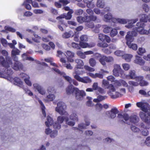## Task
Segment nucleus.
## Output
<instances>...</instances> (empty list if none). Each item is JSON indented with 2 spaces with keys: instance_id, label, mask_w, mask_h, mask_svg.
Returning <instances> with one entry per match:
<instances>
[{
  "instance_id": "1",
  "label": "nucleus",
  "mask_w": 150,
  "mask_h": 150,
  "mask_svg": "<svg viewBox=\"0 0 150 150\" xmlns=\"http://www.w3.org/2000/svg\"><path fill=\"white\" fill-rule=\"evenodd\" d=\"M116 86L115 87L113 84H110L108 87L110 90L109 92L111 96V98H116L123 95L126 93V89L124 88H122V86L128 88L129 85L128 83L125 80L122 79L116 81Z\"/></svg>"
},
{
  "instance_id": "2",
  "label": "nucleus",
  "mask_w": 150,
  "mask_h": 150,
  "mask_svg": "<svg viewBox=\"0 0 150 150\" xmlns=\"http://www.w3.org/2000/svg\"><path fill=\"white\" fill-rule=\"evenodd\" d=\"M117 117L120 121L123 122L129 125H130L131 123H136L139 121V118L137 115H133L129 116L126 113L124 114L123 115L121 114H118Z\"/></svg>"
},
{
  "instance_id": "3",
  "label": "nucleus",
  "mask_w": 150,
  "mask_h": 150,
  "mask_svg": "<svg viewBox=\"0 0 150 150\" xmlns=\"http://www.w3.org/2000/svg\"><path fill=\"white\" fill-rule=\"evenodd\" d=\"M142 111L139 113V116L144 122L148 125H150V114L148 112L147 108H142Z\"/></svg>"
},
{
  "instance_id": "4",
  "label": "nucleus",
  "mask_w": 150,
  "mask_h": 150,
  "mask_svg": "<svg viewBox=\"0 0 150 150\" xmlns=\"http://www.w3.org/2000/svg\"><path fill=\"white\" fill-rule=\"evenodd\" d=\"M66 106L64 103L60 102L57 103L55 110L61 115H68L67 112L66 111Z\"/></svg>"
},
{
  "instance_id": "5",
  "label": "nucleus",
  "mask_w": 150,
  "mask_h": 150,
  "mask_svg": "<svg viewBox=\"0 0 150 150\" xmlns=\"http://www.w3.org/2000/svg\"><path fill=\"white\" fill-rule=\"evenodd\" d=\"M6 60L4 59V58L2 56L0 57V63L3 67H5V69L4 71L7 73V70L11 69L10 68V66H11L12 62L11 59L9 57L6 58Z\"/></svg>"
},
{
  "instance_id": "6",
  "label": "nucleus",
  "mask_w": 150,
  "mask_h": 150,
  "mask_svg": "<svg viewBox=\"0 0 150 150\" xmlns=\"http://www.w3.org/2000/svg\"><path fill=\"white\" fill-rule=\"evenodd\" d=\"M114 69L112 71L113 75L116 77L120 76L121 77L123 78L125 76L124 71L121 68L120 66L118 64H114L113 65Z\"/></svg>"
},
{
  "instance_id": "7",
  "label": "nucleus",
  "mask_w": 150,
  "mask_h": 150,
  "mask_svg": "<svg viewBox=\"0 0 150 150\" xmlns=\"http://www.w3.org/2000/svg\"><path fill=\"white\" fill-rule=\"evenodd\" d=\"M138 20L137 18L133 20H128L117 18V23L122 24H125L128 23V24L125 25V27L128 28H130L133 27V24L138 21Z\"/></svg>"
},
{
  "instance_id": "8",
  "label": "nucleus",
  "mask_w": 150,
  "mask_h": 150,
  "mask_svg": "<svg viewBox=\"0 0 150 150\" xmlns=\"http://www.w3.org/2000/svg\"><path fill=\"white\" fill-rule=\"evenodd\" d=\"M7 73L6 74V78L5 79H7L11 82L14 81L17 83V85H21L22 84V82L21 80L20 79L17 77H16L14 79L12 77L11 75L13 74V71L11 69H10L9 70H7Z\"/></svg>"
},
{
  "instance_id": "9",
  "label": "nucleus",
  "mask_w": 150,
  "mask_h": 150,
  "mask_svg": "<svg viewBox=\"0 0 150 150\" xmlns=\"http://www.w3.org/2000/svg\"><path fill=\"white\" fill-rule=\"evenodd\" d=\"M75 94L76 99L79 101L82 100L86 95L84 91L80 90L77 88L75 89Z\"/></svg>"
},
{
  "instance_id": "10",
  "label": "nucleus",
  "mask_w": 150,
  "mask_h": 150,
  "mask_svg": "<svg viewBox=\"0 0 150 150\" xmlns=\"http://www.w3.org/2000/svg\"><path fill=\"white\" fill-rule=\"evenodd\" d=\"M92 87L94 90L96 91V93L97 94L99 93L102 94L105 93V91L104 89L98 86V83L97 82L94 83Z\"/></svg>"
},
{
  "instance_id": "11",
  "label": "nucleus",
  "mask_w": 150,
  "mask_h": 150,
  "mask_svg": "<svg viewBox=\"0 0 150 150\" xmlns=\"http://www.w3.org/2000/svg\"><path fill=\"white\" fill-rule=\"evenodd\" d=\"M118 112L116 108H112L110 110L106 112V114L111 119H113L116 116V114Z\"/></svg>"
},
{
  "instance_id": "12",
  "label": "nucleus",
  "mask_w": 150,
  "mask_h": 150,
  "mask_svg": "<svg viewBox=\"0 0 150 150\" xmlns=\"http://www.w3.org/2000/svg\"><path fill=\"white\" fill-rule=\"evenodd\" d=\"M81 67H75L74 69V71L73 72L72 75L75 79L77 80L80 76L79 75H82L83 73V71H80L79 69H81Z\"/></svg>"
},
{
  "instance_id": "13",
  "label": "nucleus",
  "mask_w": 150,
  "mask_h": 150,
  "mask_svg": "<svg viewBox=\"0 0 150 150\" xmlns=\"http://www.w3.org/2000/svg\"><path fill=\"white\" fill-rule=\"evenodd\" d=\"M144 77L142 76H137L136 78V81H138L141 86H145L149 85V83L147 81L143 80Z\"/></svg>"
},
{
  "instance_id": "14",
  "label": "nucleus",
  "mask_w": 150,
  "mask_h": 150,
  "mask_svg": "<svg viewBox=\"0 0 150 150\" xmlns=\"http://www.w3.org/2000/svg\"><path fill=\"white\" fill-rule=\"evenodd\" d=\"M129 84L128 90L129 92H132L134 91L133 86H136L139 85V83L138 81H129L128 82Z\"/></svg>"
},
{
  "instance_id": "15",
  "label": "nucleus",
  "mask_w": 150,
  "mask_h": 150,
  "mask_svg": "<svg viewBox=\"0 0 150 150\" xmlns=\"http://www.w3.org/2000/svg\"><path fill=\"white\" fill-rule=\"evenodd\" d=\"M73 12V11L72 10H71L67 13V15L66 14L61 15L60 16L57 17V19H61L65 18L66 19H70L71 17V14Z\"/></svg>"
},
{
  "instance_id": "16",
  "label": "nucleus",
  "mask_w": 150,
  "mask_h": 150,
  "mask_svg": "<svg viewBox=\"0 0 150 150\" xmlns=\"http://www.w3.org/2000/svg\"><path fill=\"white\" fill-rule=\"evenodd\" d=\"M134 62L135 64L142 66L144 64L145 62L142 57L138 55H136Z\"/></svg>"
},
{
  "instance_id": "17",
  "label": "nucleus",
  "mask_w": 150,
  "mask_h": 150,
  "mask_svg": "<svg viewBox=\"0 0 150 150\" xmlns=\"http://www.w3.org/2000/svg\"><path fill=\"white\" fill-rule=\"evenodd\" d=\"M95 45V44L93 42H92L88 44L86 42H80L79 45L80 47L86 48V47H93Z\"/></svg>"
},
{
  "instance_id": "18",
  "label": "nucleus",
  "mask_w": 150,
  "mask_h": 150,
  "mask_svg": "<svg viewBox=\"0 0 150 150\" xmlns=\"http://www.w3.org/2000/svg\"><path fill=\"white\" fill-rule=\"evenodd\" d=\"M76 88L74 87L72 84H69L66 89L67 93L68 95L71 94L74 91L75 92V89Z\"/></svg>"
},
{
  "instance_id": "19",
  "label": "nucleus",
  "mask_w": 150,
  "mask_h": 150,
  "mask_svg": "<svg viewBox=\"0 0 150 150\" xmlns=\"http://www.w3.org/2000/svg\"><path fill=\"white\" fill-rule=\"evenodd\" d=\"M102 87H103V88H107V89H108V91L107 92L109 96H110L111 97V96L110 95L109 93L110 91V90L108 88L110 85V84H109L108 81L104 79L103 80L102 82Z\"/></svg>"
},
{
  "instance_id": "20",
  "label": "nucleus",
  "mask_w": 150,
  "mask_h": 150,
  "mask_svg": "<svg viewBox=\"0 0 150 150\" xmlns=\"http://www.w3.org/2000/svg\"><path fill=\"white\" fill-rule=\"evenodd\" d=\"M66 53L67 56L68 61L71 62H73L74 61V60L72 58L74 57V53L69 51H67Z\"/></svg>"
},
{
  "instance_id": "21",
  "label": "nucleus",
  "mask_w": 150,
  "mask_h": 150,
  "mask_svg": "<svg viewBox=\"0 0 150 150\" xmlns=\"http://www.w3.org/2000/svg\"><path fill=\"white\" fill-rule=\"evenodd\" d=\"M76 80L79 82L84 83H90L91 82V80L88 77L86 76L83 77H80Z\"/></svg>"
},
{
  "instance_id": "22",
  "label": "nucleus",
  "mask_w": 150,
  "mask_h": 150,
  "mask_svg": "<svg viewBox=\"0 0 150 150\" xmlns=\"http://www.w3.org/2000/svg\"><path fill=\"white\" fill-rule=\"evenodd\" d=\"M140 21L144 22H147V20L150 22V15L146 16L145 14H141L139 16Z\"/></svg>"
},
{
  "instance_id": "23",
  "label": "nucleus",
  "mask_w": 150,
  "mask_h": 150,
  "mask_svg": "<svg viewBox=\"0 0 150 150\" xmlns=\"http://www.w3.org/2000/svg\"><path fill=\"white\" fill-rule=\"evenodd\" d=\"M107 97H108L106 96H103L101 95H99L96 98L93 99V101L96 103L99 102L106 99Z\"/></svg>"
},
{
  "instance_id": "24",
  "label": "nucleus",
  "mask_w": 150,
  "mask_h": 150,
  "mask_svg": "<svg viewBox=\"0 0 150 150\" xmlns=\"http://www.w3.org/2000/svg\"><path fill=\"white\" fill-rule=\"evenodd\" d=\"M127 76L129 77L131 79H135L136 81V78L137 77V76H136L135 71L133 70H131L129 71L128 74Z\"/></svg>"
},
{
  "instance_id": "25",
  "label": "nucleus",
  "mask_w": 150,
  "mask_h": 150,
  "mask_svg": "<svg viewBox=\"0 0 150 150\" xmlns=\"http://www.w3.org/2000/svg\"><path fill=\"white\" fill-rule=\"evenodd\" d=\"M77 20L78 22L80 23H82L84 22H88L89 21V19H88L87 16H85L84 17L78 16L77 17Z\"/></svg>"
},
{
  "instance_id": "26",
  "label": "nucleus",
  "mask_w": 150,
  "mask_h": 150,
  "mask_svg": "<svg viewBox=\"0 0 150 150\" xmlns=\"http://www.w3.org/2000/svg\"><path fill=\"white\" fill-rule=\"evenodd\" d=\"M65 120L66 122H67L69 120V117L65 116H59L57 118V122L58 123L61 124L62 123L63 121Z\"/></svg>"
},
{
  "instance_id": "27",
  "label": "nucleus",
  "mask_w": 150,
  "mask_h": 150,
  "mask_svg": "<svg viewBox=\"0 0 150 150\" xmlns=\"http://www.w3.org/2000/svg\"><path fill=\"white\" fill-rule=\"evenodd\" d=\"M125 39L127 40L126 44L130 43L131 42H132L134 40V38L133 36L131 34V32H128L127 33Z\"/></svg>"
},
{
  "instance_id": "28",
  "label": "nucleus",
  "mask_w": 150,
  "mask_h": 150,
  "mask_svg": "<svg viewBox=\"0 0 150 150\" xmlns=\"http://www.w3.org/2000/svg\"><path fill=\"white\" fill-rule=\"evenodd\" d=\"M14 70H17L23 68V65L21 62H15L13 65L11 66Z\"/></svg>"
},
{
  "instance_id": "29",
  "label": "nucleus",
  "mask_w": 150,
  "mask_h": 150,
  "mask_svg": "<svg viewBox=\"0 0 150 150\" xmlns=\"http://www.w3.org/2000/svg\"><path fill=\"white\" fill-rule=\"evenodd\" d=\"M85 122V124L83 123H81L79 125L78 128L79 130H81V129H86V126H88L90 124V121L88 120H86Z\"/></svg>"
},
{
  "instance_id": "30",
  "label": "nucleus",
  "mask_w": 150,
  "mask_h": 150,
  "mask_svg": "<svg viewBox=\"0 0 150 150\" xmlns=\"http://www.w3.org/2000/svg\"><path fill=\"white\" fill-rule=\"evenodd\" d=\"M138 32L141 35H148V30L144 29L143 27L137 28Z\"/></svg>"
},
{
  "instance_id": "31",
  "label": "nucleus",
  "mask_w": 150,
  "mask_h": 150,
  "mask_svg": "<svg viewBox=\"0 0 150 150\" xmlns=\"http://www.w3.org/2000/svg\"><path fill=\"white\" fill-rule=\"evenodd\" d=\"M53 120L52 117L49 116L47 117V121L45 122V124L47 127L51 126L53 124Z\"/></svg>"
},
{
  "instance_id": "32",
  "label": "nucleus",
  "mask_w": 150,
  "mask_h": 150,
  "mask_svg": "<svg viewBox=\"0 0 150 150\" xmlns=\"http://www.w3.org/2000/svg\"><path fill=\"white\" fill-rule=\"evenodd\" d=\"M75 62L77 64L75 67H81L84 65V63L83 61L79 59H76L75 60Z\"/></svg>"
},
{
  "instance_id": "33",
  "label": "nucleus",
  "mask_w": 150,
  "mask_h": 150,
  "mask_svg": "<svg viewBox=\"0 0 150 150\" xmlns=\"http://www.w3.org/2000/svg\"><path fill=\"white\" fill-rule=\"evenodd\" d=\"M108 81H110L111 82H114L113 85L115 87L116 86V81H118V80H115V78L112 75H110L107 77Z\"/></svg>"
},
{
  "instance_id": "34",
  "label": "nucleus",
  "mask_w": 150,
  "mask_h": 150,
  "mask_svg": "<svg viewBox=\"0 0 150 150\" xmlns=\"http://www.w3.org/2000/svg\"><path fill=\"white\" fill-rule=\"evenodd\" d=\"M132 57L133 55L131 54H124L123 56V58L128 62H130Z\"/></svg>"
},
{
  "instance_id": "35",
  "label": "nucleus",
  "mask_w": 150,
  "mask_h": 150,
  "mask_svg": "<svg viewBox=\"0 0 150 150\" xmlns=\"http://www.w3.org/2000/svg\"><path fill=\"white\" fill-rule=\"evenodd\" d=\"M112 15L110 13H109L105 14L104 16V21L108 22L112 18Z\"/></svg>"
},
{
  "instance_id": "36",
  "label": "nucleus",
  "mask_w": 150,
  "mask_h": 150,
  "mask_svg": "<svg viewBox=\"0 0 150 150\" xmlns=\"http://www.w3.org/2000/svg\"><path fill=\"white\" fill-rule=\"evenodd\" d=\"M105 4L103 0H97L96 5L98 7L103 8L104 7Z\"/></svg>"
},
{
  "instance_id": "37",
  "label": "nucleus",
  "mask_w": 150,
  "mask_h": 150,
  "mask_svg": "<svg viewBox=\"0 0 150 150\" xmlns=\"http://www.w3.org/2000/svg\"><path fill=\"white\" fill-rule=\"evenodd\" d=\"M103 31L105 33H108L110 32L112 28L111 27L106 25H103Z\"/></svg>"
},
{
  "instance_id": "38",
  "label": "nucleus",
  "mask_w": 150,
  "mask_h": 150,
  "mask_svg": "<svg viewBox=\"0 0 150 150\" xmlns=\"http://www.w3.org/2000/svg\"><path fill=\"white\" fill-rule=\"evenodd\" d=\"M20 52V51L17 48H14L11 51V56L13 57V56H16L17 55H19Z\"/></svg>"
},
{
  "instance_id": "39",
  "label": "nucleus",
  "mask_w": 150,
  "mask_h": 150,
  "mask_svg": "<svg viewBox=\"0 0 150 150\" xmlns=\"http://www.w3.org/2000/svg\"><path fill=\"white\" fill-rule=\"evenodd\" d=\"M55 98V96L53 94L49 93V94L47 96L45 100L46 102L52 101Z\"/></svg>"
},
{
  "instance_id": "40",
  "label": "nucleus",
  "mask_w": 150,
  "mask_h": 150,
  "mask_svg": "<svg viewBox=\"0 0 150 150\" xmlns=\"http://www.w3.org/2000/svg\"><path fill=\"white\" fill-rule=\"evenodd\" d=\"M73 35V33L72 32L70 31L68 32H65L62 35V37L64 38H68Z\"/></svg>"
},
{
  "instance_id": "41",
  "label": "nucleus",
  "mask_w": 150,
  "mask_h": 150,
  "mask_svg": "<svg viewBox=\"0 0 150 150\" xmlns=\"http://www.w3.org/2000/svg\"><path fill=\"white\" fill-rule=\"evenodd\" d=\"M69 46H71L73 48L77 50H80L81 47L79 45V44H78L74 42H72L70 44H68Z\"/></svg>"
},
{
  "instance_id": "42",
  "label": "nucleus",
  "mask_w": 150,
  "mask_h": 150,
  "mask_svg": "<svg viewBox=\"0 0 150 150\" xmlns=\"http://www.w3.org/2000/svg\"><path fill=\"white\" fill-rule=\"evenodd\" d=\"M88 62L90 66L92 67H95L97 63L96 60L93 58H90L89 59Z\"/></svg>"
},
{
  "instance_id": "43",
  "label": "nucleus",
  "mask_w": 150,
  "mask_h": 150,
  "mask_svg": "<svg viewBox=\"0 0 150 150\" xmlns=\"http://www.w3.org/2000/svg\"><path fill=\"white\" fill-rule=\"evenodd\" d=\"M70 119L73 121H77L78 120V117L76 113L73 112L70 116Z\"/></svg>"
},
{
  "instance_id": "44",
  "label": "nucleus",
  "mask_w": 150,
  "mask_h": 150,
  "mask_svg": "<svg viewBox=\"0 0 150 150\" xmlns=\"http://www.w3.org/2000/svg\"><path fill=\"white\" fill-rule=\"evenodd\" d=\"M146 50L145 48L143 47H139L137 51V53L140 55H142L143 54L145 53Z\"/></svg>"
},
{
  "instance_id": "45",
  "label": "nucleus",
  "mask_w": 150,
  "mask_h": 150,
  "mask_svg": "<svg viewBox=\"0 0 150 150\" xmlns=\"http://www.w3.org/2000/svg\"><path fill=\"white\" fill-rule=\"evenodd\" d=\"M127 45L130 48L134 50H136L137 48V46L136 44L128 43Z\"/></svg>"
},
{
  "instance_id": "46",
  "label": "nucleus",
  "mask_w": 150,
  "mask_h": 150,
  "mask_svg": "<svg viewBox=\"0 0 150 150\" xmlns=\"http://www.w3.org/2000/svg\"><path fill=\"white\" fill-rule=\"evenodd\" d=\"M62 76L66 80L69 82L70 84H71L73 79L71 77L67 75L65 73L63 74Z\"/></svg>"
},
{
  "instance_id": "47",
  "label": "nucleus",
  "mask_w": 150,
  "mask_h": 150,
  "mask_svg": "<svg viewBox=\"0 0 150 150\" xmlns=\"http://www.w3.org/2000/svg\"><path fill=\"white\" fill-rule=\"evenodd\" d=\"M38 101L40 104L41 105V108L42 110V112L43 114V116L45 117L46 116V113L45 111V107L44 106L43 103L42 102V101L40 100H39Z\"/></svg>"
},
{
  "instance_id": "48",
  "label": "nucleus",
  "mask_w": 150,
  "mask_h": 150,
  "mask_svg": "<svg viewBox=\"0 0 150 150\" xmlns=\"http://www.w3.org/2000/svg\"><path fill=\"white\" fill-rule=\"evenodd\" d=\"M130 128L132 131L134 132L138 133L140 131V129L139 128L133 125H132L131 126Z\"/></svg>"
},
{
  "instance_id": "49",
  "label": "nucleus",
  "mask_w": 150,
  "mask_h": 150,
  "mask_svg": "<svg viewBox=\"0 0 150 150\" xmlns=\"http://www.w3.org/2000/svg\"><path fill=\"white\" fill-rule=\"evenodd\" d=\"M5 30H3L2 32H5L6 31V30H8L12 32H15L16 31L15 29L9 26H5Z\"/></svg>"
},
{
  "instance_id": "50",
  "label": "nucleus",
  "mask_w": 150,
  "mask_h": 150,
  "mask_svg": "<svg viewBox=\"0 0 150 150\" xmlns=\"http://www.w3.org/2000/svg\"><path fill=\"white\" fill-rule=\"evenodd\" d=\"M118 32L116 29L112 28L110 33V35L112 37L115 36L117 34Z\"/></svg>"
},
{
  "instance_id": "51",
  "label": "nucleus",
  "mask_w": 150,
  "mask_h": 150,
  "mask_svg": "<svg viewBox=\"0 0 150 150\" xmlns=\"http://www.w3.org/2000/svg\"><path fill=\"white\" fill-rule=\"evenodd\" d=\"M76 54L82 59H85L86 56L85 55L84 52H83L80 51H78L76 52Z\"/></svg>"
},
{
  "instance_id": "52",
  "label": "nucleus",
  "mask_w": 150,
  "mask_h": 150,
  "mask_svg": "<svg viewBox=\"0 0 150 150\" xmlns=\"http://www.w3.org/2000/svg\"><path fill=\"white\" fill-rule=\"evenodd\" d=\"M122 66L124 70L125 71H128L130 68V65L127 63H123Z\"/></svg>"
},
{
  "instance_id": "53",
  "label": "nucleus",
  "mask_w": 150,
  "mask_h": 150,
  "mask_svg": "<svg viewBox=\"0 0 150 150\" xmlns=\"http://www.w3.org/2000/svg\"><path fill=\"white\" fill-rule=\"evenodd\" d=\"M47 91L49 93L53 94L56 93V91L54 88L53 87H49L47 89Z\"/></svg>"
},
{
  "instance_id": "54",
  "label": "nucleus",
  "mask_w": 150,
  "mask_h": 150,
  "mask_svg": "<svg viewBox=\"0 0 150 150\" xmlns=\"http://www.w3.org/2000/svg\"><path fill=\"white\" fill-rule=\"evenodd\" d=\"M97 45L101 47L105 48L107 47L108 45L106 43L102 42L98 43L97 44Z\"/></svg>"
},
{
  "instance_id": "55",
  "label": "nucleus",
  "mask_w": 150,
  "mask_h": 150,
  "mask_svg": "<svg viewBox=\"0 0 150 150\" xmlns=\"http://www.w3.org/2000/svg\"><path fill=\"white\" fill-rule=\"evenodd\" d=\"M87 18L89 20L88 22L91 21H95L97 20V17L96 16L94 15L87 16Z\"/></svg>"
},
{
  "instance_id": "56",
  "label": "nucleus",
  "mask_w": 150,
  "mask_h": 150,
  "mask_svg": "<svg viewBox=\"0 0 150 150\" xmlns=\"http://www.w3.org/2000/svg\"><path fill=\"white\" fill-rule=\"evenodd\" d=\"M93 11L96 14L100 15V16H103L104 14L103 12H101L99 9L97 8H94Z\"/></svg>"
},
{
  "instance_id": "57",
  "label": "nucleus",
  "mask_w": 150,
  "mask_h": 150,
  "mask_svg": "<svg viewBox=\"0 0 150 150\" xmlns=\"http://www.w3.org/2000/svg\"><path fill=\"white\" fill-rule=\"evenodd\" d=\"M87 7L90 8H93L95 6L94 3L93 1L86 3Z\"/></svg>"
},
{
  "instance_id": "58",
  "label": "nucleus",
  "mask_w": 150,
  "mask_h": 150,
  "mask_svg": "<svg viewBox=\"0 0 150 150\" xmlns=\"http://www.w3.org/2000/svg\"><path fill=\"white\" fill-rule=\"evenodd\" d=\"M33 89L35 91L37 90L38 91L42 87L40 85L37 83H35L33 84Z\"/></svg>"
},
{
  "instance_id": "59",
  "label": "nucleus",
  "mask_w": 150,
  "mask_h": 150,
  "mask_svg": "<svg viewBox=\"0 0 150 150\" xmlns=\"http://www.w3.org/2000/svg\"><path fill=\"white\" fill-rule=\"evenodd\" d=\"M105 61V56H103L99 59V61L103 65H105L106 64Z\"/></svg>"
},
{
  "instance_id": "60",
  "label": "nucleus",
  "mask_w": 150,
  "mask_h": 150,
  "mask_svg": "<svg viewBox=\"0 0 150 150\" xmlns=\"http://www.w3.org/2000/svg\"><path fill=\"white\" fill-rule=\"evenodd\" d=\"M114 54L118 56H122L124 54V52L120 50H117L114 52Z\"/></svg>"
},
{
  "instance_id": "61",
  "label": "nucleus",
  "mask_w": 150,
  "mask_h": 150,
  "mask_svg": "<svg viewBox=\"0 0 150 150\" xmlns=\"http://www.w3.org/2000/svg\"><path fill=\"white\" fill-rule=\"evenodd\" d=\"M84 69L90 72H93L95 71V69L88 66L85 65L84 66Z\"/></svg>"
},
{
  "instance_id": "62",
  "label": "nucleus",
  "mask_w": 150,
  "mask_h": 150,
  "mask_svg": "<svg viewBox=\"0 0 150 150\" xmlns=\"http://www.w3.org/2000/svg\"><path fill=\"white\" fill-rule=\"evenodd\" d=\"M142 8L143 10L145 12H148L149 10V6L146 4H143L142 6Z\"/></svg>"
},
{
  "instance_id": "63",
  "label": "nucleus",
  "mask_w": 150,
  "mask_h": 150,
  "mask_svg": "<svg viewBox=\"0 0 150 150\" xmlns=\"http://www.w3.org/2000/svg\"><path fill=\"white\" fill-rule=\"evenodd\" d=\"M137 32H138L137 28H135L131 33V34L133 37L136 36L137 35Z\"/></svg>"
},
{
  "instance_id": "64",
  "label": "nucleus",
  "mask_w": 150,
  "mask_h": 150,
  "mask_svg": "<svg viewBox=\"0 0 150 150\" xmlns=\"http://www.w3.org/2000/svg\"><path fill=\"white\" fill-rule=\"evenodd\" d=\"M105 35L102 33L98 34V37L99 39L101 41H103L105 40Z\"/></svg>"
}]
</instances>
